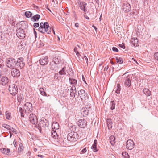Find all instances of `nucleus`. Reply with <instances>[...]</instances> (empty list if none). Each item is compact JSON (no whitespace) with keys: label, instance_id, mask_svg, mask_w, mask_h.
I'll return each instance as SVG.
<instances>
[{"label":"nucleus","instance_id":"22","mask_svg":"<svg viewBox=\"0 0 158 158\" xmlns=\"http://www.w3.org/2000/svg\"><path fill=\"white\" fill-rule=\"evenodd\" d=\"M40 17V16L38 14H36L34 16L32 17L31 20L34 22L38 21Z\"/></svg>","mask_w":158,"mask_h":158},{"label":"nucleus","instance_id":"64","mask_svg":"<svg viewBox=\"0 0 158 158\" xmlns=\"http://www.w3.org/2000/svg\"><path fill=\"white\" fill-rule=\"evenodd\" d=\"M84 16L87 19H89V18L87 16H86L85 15H84Z\"/></svg>","mask_w":158,"mask_h":158},{"label":"nucleus","instance_id":"15","mask_svg":"<svg viewBox=\"0 0 158 158\" xmlns=\"http://www.w3.org/2000/svg\"><path fill=\"white\" fill-rule=\"evenodd\" d=\"M131 6L127 2L123 4L122 9L125 12H129L130 10Z\"/></svg>","mask_w":158,"mask_h":158},{"label":"nucleus","instance_id":"24","mask_svg":"<svg viewBox=\"0 0 158 158\" xmlns=\"http://www.w3.org/2000/svg\"><path fill=\"white\" fill-rule=\"evenodd\" d=\"M106 123L107 127L109 129H111L112 128V122L111 119L108 118L106 120Z\"/></svg>","mask_w":158,"mask_h":158},{"label":"nucleus","instance_id":"23","mask_svg":"<svg viewBox=\"0 0 158 158\" xmlns=\"http://www.w3.org/2000/svg\"><path fill=\"white\" fill-rule=\"evenodd\" d=\"M28 111V112H27L26 109H19V112L21 115V117H23L24 116V113L27 114V113H29V110Z\"/></svg>","mask_w":158,"mask_h":158},{"label":"nucleus","instance_id":"6","mask_svg":"<svg viewBox=\"0 0 158 158\" xmlns=\"http://www.w3.org/2000/svg\"><path fill=\"white\" fill-rule=\"evenodd\" d=\"M9 90L11 94L13 95H15L18 92V89L17 86L15 84L10 85Z\"/></svg>","mask_w":158,"mask_h":158},{"label":"nucleus","instance_id":"61","mask_svg":"<svg viewBox=\"0 0 158 158\" xmlns=\"http://www.w3.org/2000/svg\"><path fill=\"white\" fill-rule=\"evenodd\" d=\"M92 27L94 28L96 31L97 32V28L95 26H94V25L92 26Z\"/></svg>","mask_w":158,"mask_h":158},{"label":"nucleus","instance_id":"41","mask_svg":"<svg viewBox=\"0 0 158 158\" xmlns=\"http://www.w3.org/2000/svg\"><path fill=\"white\" fill-rule=\"evenodd\" d=\"M91 148L94 152H96L98 151V150L97 149V145L93 144L91 147Z\"/></svg>","mask_w":158,"mask_h":158},{"label":"nucleus","instance_id":"14","mask_svg":"<svg viewBox=\"0 0 158 158\" xmlns=\"http://www.w3.org/2000/svg\"><path fill=\"white\" fill-rule=\"evenodd\" d=\"M11 74L14 77H18L20 75V73L18 69L13 68V70L11 72Z\"/></svg>","mask_w":158,"mask_h":158},{"label":"nucleus","instance_id":"38","mask_svg":"<svg viewBox=\"0 0 158 158\" xmlns=\"http://www.w3.org/2000/svg\"><path fill=\"white\" fill-rule=\"evenodd\" d=\"M6 117L7 119L9 120L11 118L10 112L6 111Z\"/></svg>","mask_w":158,"mask_h":158},{"label":"nucleus","instance_id":"27","mask_svg":"<svg viewBox=\"0 0 158 158\" xmlns=\"http://www.w3.org/2000/svg\"><path fill=\"white\" fill-rule=\"evenodd\" d=\"M143 93L145 94L147 96H149L151 94V91L149 89L147 88H144L143 89Z\"/></svg>","mask_w":158,"mask_h":158},{"label":"nucleus","instance_id":"25","mask_svg":"<svg viewBox=\"0 0 158 158\" xmlns=\"http://www.w3.org/2000/svg\"><path fill=\"white\" fill-rule=\"evenodd\" d=\"M1 151L2 153L8 155L10 152V150L9 149H6L2 148L1 149Z\"/></svg>","mask_w":158,"mask_h":158},{"label":"nucleus","instance_id":"7","mask_svg":"<svg viewBox=\"0 0 158 158\" xmlns=\"http://www.w3.org/2000/svg\"><path fill=\"white\" fill-rule=\"evenodd\" d=\"M16 35L17 37L20 39H24L25 37V33L24 30L20 28L16 30Z\"/></svg>","mask_w":158,"mask_h":158},{"label":"nucleus","instance_id":"39","mask_svg":"<svg viewBox=\"0 0 158 158\" xmlns=\"http://www.w3.org/2000/svg\"><path fill=\"white\" fill-rule=\"evenodd\" d=\"M116 59L117 63H119V64H121L123 62L122 58L121 57H116Z\"/></svg>","mask_w":158,"mask_h":158},{"label":"nucleus","instance_id":"40","mask_svg":"<svg viewBox=\"0 0 158 158\" xmlns=\"http://www.w3.org/2000/svg\"><path fill=\"white\" fill-rule=\"evenodd\" d=\"M122 155L123 158H129V156L128 153L126 152H123Z\"/></svg>","mask_w":158,"mask_h":158},{"label":"nucleus","instance_id":"11","mask_svg":"<svg viewBox=\"0 0 158 158\" xmlns=\"http://www.w3.org/2000/svg\"><path fill=\"white\" fill-rule=\"evenodd\" d=\"M135 146V143L131 139L128 140L126 142V147L127 149L132 150Z\"/></svg>","mask_w":158,"mask_h":158},{"label":"nucleus","instance_id":"56","mask_svg":"<svg viewBox=\"0 0 158 158\" xmlns=\"http://www.w3.org/2000/svg\"><path fill=\"white\" fill-rule=\"evenodd\" d=\"M108 68V65L105 66L104 67V71H106L107 70Z\"/></svg>","mask_w":158,"mask_h":158},{"label":"nucleus","instance_id":"52","mask_svg":"<svg viewBox=\"0 0 158 158\" xmlns=\"http://www.w3.org/2000/svg\"><path fill=\"white\" fill-rule=\"evenodd\" d=\"M119 46L120 47H121V48H123V49H125V45H124V43H122V44H119Z\"/></svg>","mask_w":158,"mask_h":158},{"label":"nucleus","instance_id":"47","mask_svg":"<svg viewBox=\"0 0 158 158\" xmlns=\"http://www.w3.org/2000/svg\"><path fill=\"white\" fill-rule=\"evenodd\" d=\"M154 58L156 60L158 61V52H156L155 53Z\"/></svg>","mask_w":158,"mask_h":158},{"label":"nucleus","instance_id":"36","mask_svg":"<svg viewBox=\"0 0 158 158\" xmlns=\"http://www.w3.org/2000/svg\"><path fill=\"white\" fill-rule=\"evenodd\" d=\"M25 15L26 17L29 18L32 16V14L30 11H26Z\"/></svg>","mask_w":158,"mask_h":158},{"label":"nucleus","instance_id":"31","mask_svg":"<svg viewBox=\"0 0 158 158\" xmlns=\"http://www.w3.org/2000/svg\"><path fill=\"white\" fill-rule=\"evenodd\" d=\"M81 114L83 113V115L84 116L86 117L88 115L89 113V110L88 109H81Z\"/></svg>","mask_w":158,"mask_h":158},{"label":"nucleus","instance_id":"45","mask_svg":"<svg viewBox=\"0 0 158 158\" xmlns=\"http://www.w3.org/2000/svg\"><path fill=\"white\" fill-rule=\"evenodd\" d=\"M111 106L110 109H115V102L114 101H112L111 102Z\"/></svg>","mask_w":158,"mask_h":158},{"label":"nucleus","instance_id":"50","mask_svg":"<svg viewBox=\"0 0 158 158\" xmlns=\"http://www.w3.org/2000/svg\"><path fill=\"white\" fill-rule=\"evenodd\" d=\"M39 24L38 23H35L33 24V27H39Z\"/></svg>","mask_w":158,"mask_h":158},{"label":"nucleus","instance_id":"63","mask_svg":"<svg viewBox=\"0 0 158 158\" xmlns=\"http://www.w3.org/2000/svg\"><path fill=\"white\" fill-rule=\"evenodd\" d=\"M10 134V138H11L13 134L11 132V131H9Z\"/></svg>","mask_w":158,"mask_h":158},{"label":"nucleus","instance_id":"26","mask_svg":"<svg viewBox=\"0 0 158 158\" xmlns=\"http://www.w3.org/2000/svg\"><path fill=\"white\" fill-rule=\"evenodd\" d=\"M110 142L112 145H114L115 143V138L113 135H111L109 138Z\"/></svg>","mask_w":158,"mask_h":158},{"label":"nucleus","instance_id":"12","mask_svg":"<svg viewBox=\"0 0 158 158\" xmlns=\"http://www.w3.org/2000/svg\"><path fill=\"white\" fill-rule=\"evenodd\" d=\"M78 2H77L79 6L80 9L84 11L85 12L87 10V9L86 8L87 4L84 2H81L80 0H78Z\"/></svg>","mask_w":158,"mask_h":158},{"label":"nucleus","instance_id":"53","mask_svg":"<svg viewBox=\"0 0 158 158\" xmlns=\"http://www.w3.org/2000/svg\"><path fill=\"white\" fill-rule=\"evenodd\" d=\"M143 5L145 6H146V5H147L148 4L147 0H143Z\"/></svg>","mask_w":158,"mask_h":158},{"label":"nucleus","instance_id":"2","mask_svg":"<svg viewBox=\"0 0 158 158\" xmlns=\"http://www.w3.org/2000/svg\"><path fill=\"white\" fill-rule=\"evenodd\" d=\"M78 134L77 132H72L69 133L67 135V139L71 142L77 141Z\"/></svg>","mask_w":158,"mask_h":158},{"label":"nucleus","instance_id":"30","mask_svg":"<svg viewBox=\"0 0 158 158\" xmlns=\"http://www.w3.org/2000/svg\"><path fill=\"white\" fill-rule=\"evenodd\" d=\"M121 87L119 84H118L116 87H115L114 90L115 89V92L117 94L120 93V91L121 90Z\"/></svg>","mask_w":158,"mask_h":158},{"label":"nucleus","instance_id":"3","mask_svg":"<svg viewBox=\"0 0 158 158\" xmlns=\"http://www.w3.org/2000/svg\"><path fill=\"white\" fill-rule=\"evenodd\" d=\"M6 63V66L9 68L13 69L16 66V61L13 58H9L7 59Z\"/></svg>","mask_w":158,"mask_h":158},{"label":"nucleus","instance_id":"1","mask_svg":"<svg viewBox=\"0 0 158 158\" xmlns=\"http://www.w3.org/2000/svg\"><path fill=\"white\" fill-rule=\"evenodd\" d=\"M40 24V26L38 29L40 32L44 34L47 33V34H49L50 33L51 28L49 27L48 22H44V23L41 22Z\"/></svg>","mask_w":158,"mask_h":158},{"label":"nucleus","instance_id":"17","mask_svg":"<svg viewBox=\"0 0 158 158\" xmlns=\"http://www.w3.org/2000/svg\"><path fill=\"white\" fill-rule=\"evenodd\" d=\"M8 78L5 77H0V84L5 85L8 83Z\"/></svg>","mask_w":158,"mask_h":158},{"label":"nucleus","instance_id":"42","mask_svg":"<svg viewBox=\"0 0 158 158\" xmlns=\"http://www.w3.org/2000/svg\"><path fill=\"white\" fill-rule=\"evenodd\" d=\"M60 58L58 57H55V58H54V60L53 61H54V62L56 63V64H58L60 62Z\"/></svg>","mask_w":158,"mask_h":158},{"label":"nucleus","instance_id":"55","mask_svg":"<svg viewBox=\"0 0 158 158\" xmlns=\"http://www.w3.org/2000/svg\"><path fill=\"white\" fill-rule=\"evenodd\" d=\"M86 151H87L86 148H84L82 150L81 152L83 153H85L86 152Z\"/></svg>","mask_w":158,"mask_h":158},{"label":"nucleus","instance_id":"4","mask_svg":"<svg viewBox=\"0 0 158 158\" xmlns=\"http://www.w3.org/2000/svg\"><path fill=\"white\" fill-rule=\"evenodd\" d=\"M49 125L48 122L47 120L46 119H41L39 123V124L38 125H36V127H38V128L40 132H41V127H47Z\"/></svg>","mask_w":158,"mask_h":158},{"label":"nucleus","instance_id":"33","mask_svg":"<svg viewBox=\"0 0 158 158\" xmlns=\"http://www.w3.org/2000/svg\"><path fill=\"white\" fill-rule=\"evenodd\" d=\"M52 137L53 138L56 139L57 138V135L56 131L52 130L51 132Z\"/></svg>","mask_w":158,"mask_h":158},{"label":"nucleus","instance_id":"49","mask_svg":"<svg viewBox=\"0 0 158 158\" xmlns=\"http://www.w3.org/2000/svg\"><path fill=\"white\" fill-rule=\"evenodd\" d=\"M112 50L113 51L118 52V50L117 49V48L115 47H113L112 48Z\"/></svg>","mask_w":158,"mask_h":158},{"label":"nucleus","instance_id":"58","mask_svg":"<svg viewBox=\"0 0 158 158\" xmlns=\"http://www.w3.org/2000/svg\"><path fill=\"white\" fill-rule=\"evenodd\" d=\"M37 156L41 158H43L44 157V156L40 154L38 155Z\"/></svg>","mask_w":158,"mask_h":158},{"label":"nucleus","instance_id":"13","mask_svg":"<svg viewBox=\"0 0 158 158\" xmlns=\"http://www.w3.org/2000/svg\"><path fill=\"white\" fill-rule=\"evenodd\" d=\"M48 62V58L47 56L42 57L39 60V62L41 65H46Z\"/></svg>","mask_w":158,"mask_h":158},{"label":"nucleus","instance_id":"16","mask_svg":"<svg viewBox=\"0 0 158 158\" xmlns=\"http://www.w3.org/2000/svg\"><path fill=\"white\" fill-rule=\"evenodd\" d=\"M70 96L74 98L75 97V94L77 93L76 88L75 86H72L70 90Z\"/></svg>","mask_w":158,"mask_h":158},{"label":"nucleus","instance_id":"10","mask_svg":"<svg viewBox=\"0 0 158 158\" xmlns=\"http://www.w3.org/2000/svg\"><path fill=\"white\" fill-rule=\"evenodd\" d=\"M30 121L33 124H36L38 123V119L36 116L33 114H31L29 116Z\"/></svg>","mask_w":158,"mask_h":158},{"label":"nucleus","instance_id":"51","mask_svg":"<svg viewBox=\"0 0 158 158\" xmlns=\"http://www.w3.org/2000/svg\"><path fill=\"white\" fill-rule=\"evenodd\" d=\"M135 14V12L134 11H132L130 13V15L131 17H134V15Z\"/></svg>","mask_w":158,"mask_h":158},{"label":"nucleus","instance_id":"62","mask_svg":"<svg viewBox=\"0 0 158 158\" xmlns=\"http://www.w3.org/2000/svg\"><path fill=\"white\" fill-rule=\"evenodd\" d=\"M94 145H97V140L96 139L94 140Z\"/></svg>","mask_w":158,"mask_h":158},{"label":"nucleus","instance_id":"29","mask_svg":"<svg viewBox=\"0 0 158 158\" xmlns=\"http://www.w3.org/2000/svg\"><path fill=\"white\" fill-rule=\"evenodd\" d=\"M32 108V104L29 102H27L24 105V109H31Z\"/></svg>","mask_w":158,"mask_h":158},{"label":"nucleus","instance_id":"43","mask_svg":"<svg viewBox=\"0 0 158 158\" xmlns=\"http://www.w3.org/2000/svg\"><path fill=\"white\" fill-rule=\"evenodd\" d=\"M2 127L9 130V129H10V128H11V127L10 125L6 124H3Z\"/></svg>","mask_w":158,"mask_h":158},{"label":"nucleus","instance_id":"54","mask_svg":"<svg viewBox=\"0 0 158 158\" xmlns=\"http://www.w3.org/2000/svg\"><path fill=\"white\" fill-rule=\"evenodd\" d=\"M83 60H85V61L87 63L88 61V59L87 58V57L86 56H84V57H83Z\"/></svg>","mask_w":158,"mask_h":158},{"label":"nucleus","instance_id":"44","mask_svg":"<svg viewBox=\"0 0 158 158\" xmlns=\"http://www.w3.org/2000/svg\"><path fill=\"white\" fill-rule=\"evenodd\" d=\"M23 149V146L22 143H21L19 144L18 150L20 152L22 151Z\"/></svg>","mask_w":158,"mask_h":158},{"label":"nucleus","instance_id":"48","mask_svg":"<svg viewBox=\"0 0 158 158\" xmlns=\"http://www.w3.org/2000/svg\"><path fill=\"white\" fill-rule=\"evenodd\" d=\"M0 39L1 40H3L4 39V35L1 32H0Z\"/></svg>","mask_w":158,"mask_h":158},{"label":"nucleus","instance_id":"37","mask_svg":"<svg viewBox=\"0 0 158 158\" xmlns=\"http://www.w3.org/2000/svg\"><path fill=\"white\" fill-rule=\"evenodd\" d=\"M40 91L41 94L44 96H46L47 94L44 91L43 88H41L40 89Z\"/></svg>","mask_w":158,"mask_h":158},{"label":"nucleus","instance_id":"59","mask_svg":"<svg viewBox=\"0 0 158 158\" xmlns=\"http://www.w3.org/2000/svg\"><path fill=\"white\" fill-rule=\"evenodd\" d=\"M16 142H16V139H15L14 141V142H13V143H14V144L15 147H16L15 145L16 143Z\"/></svg>","mask_w":158,"mask_h":158},{"label":"nucleus","instance_id":"46","mask_svg":"<svg viewBox=\"0 0 158 158\" xmlns=\"http://www.w3.org/2000/svg\"><path fill=\"white\" fill-rule=\"evenodd\" d=\"M9 130H10L13 133H14L15 134H16L17 130L15 128L13 127H11L10 128V129Z\"/></svg>","mask_w":158,"mask_h":158},{"label":"nucleus","instance_id":"8","mask_svg":"<svg viewBox=\"0 0 158 158\" xmlns=\"http://www.w3.org/2000/svg\"><path fill=\"white\" fill-rule=\"evenodd\" d=\"M16 62V66L18 68L21 69L24 67L25 63L24 61V59L23 58L20 57L18 58Z\"/></svg>","mask_w":158,"mask_h":158},{"label":"nucleus","instance_id":"19","mask_svg":"<svg viewBox=\"0 0 158 158\" xmlns=\"http://www.w3.org/2000/svg\"><path fill=\"white\" fill-rule=\"evenodd\" d=\"M131 80L129 77H127L124 81L125 85L127 87H130L131 85Z\"/></svg>","mask_w":158,"mask_h":158},{"label":"nucleus","instance_id":"34","mask_svg":"<svg viewBox=\"0 0 158 158\" xmlns=\"http://www.w3.org/2000/svg\"><path fill=\"white\" fill-rule=\"evenodd\" d=\"M85 105L84 108L85 109H90L92 107L91 104L89 102H85Z\"/></svg>","mask_w":158,"mask_h":158},{"label":"nucleus","instance_id":"57","mask_svg":"<svg viewBox=\"0 0 158 158\" xmlns=\"http://www.w3.org/2000/svg\"><path fill=\"white\" fill-rule=\"evenodd\" d=\"M58 76V73L55 74V78H56V79H58V78L59 77Z\"/></svg>","mask_w":158,"mask_h":158},{"label":"nucleus","instance_id":"20","mask_svg":"<svg viewBox=\"0 0 158 158\" xmlns=\"http://www.w3.org/2000/svg\"><path fill=\"white\" fill-rule=\"evenodd\" d=\"M69 83L71 85H72V86H77L76 85L77 82V80L73 78L69 77Z\"/></svg>","mask_w":158,"mask_h":158},{"label":"nucleus","instance_id":"18","mask_svg":"<svg viewBox=\"0 0 158 158\" xmlns=\"http://www.w3.org/2000/svg\"><path fill=\"white\" fill-rule=\"evenodd\" d=\"M139 40L136 38V39L135 38H132L131 40L130 43L132 44L135 47H137L139 46L138 44Z\"/></svg>","mask_w":158,"mask_h":158},{"label":"nucleus","instance_id":"32","mask_svg":"<svg viewBox=\"0 0 158 158\" xmlns=\"http://www.w3.org/2000/svg\"><path fill=\"white\" fill-rule=\"evenodd\" d=\"M58 73L60 75H65L66 74L65 72V67H63L61 70Z\"/></svg>","mask_w":158,"mask_h":158},{"label":"nucleus","instance_id":"35","mask_svg":"<svg viewBox=\"0 0 158 158\" xmlns=\"http://www.w3.org/2000/svg\"><path fill=\"white\" fill-rule=\"evenodd\" d=\"M74 50V52L76 53V55L77 56V57H78L79 60H80V57L81 56V55L78 52L77 48L76 47H75Z\"/></svg>","mask_w":158,"mask_h":158},{"label":"nucleus","instance_id":"21","mask_svg":"<svg viewBox=\"0 0 158 158\" xmlns=\"http://www.w3.org/2000/svg\"><path fill=\"white\" fill-rule=\"evenodd\" d=\"M49 65L52 70H55L57 69V64L54 62V61L50 62Z\"/></svg>","mask_w":158,"mask_h":158},{"label":"nucleus","instance_id":"9","mask_svg":"<svg viewBox=\"0 0 158 158\" xmlns=\"http://www.w3.org/2000/svg\"><path fill=\"white\" fill-rule=\"evenodd\" d=\"M77 123L78 126L81 128H85L87 127V121L84 118L79 119Z\"/></svg>","mask_w":158,"mask_h":158},{"label":"nucleus","instance_id":"28","mask_svg":"<svg viewBox=\"0 0 158 158\" xmlns=\"http://www.w3.org/2000/svg\"><path fill=\"white\" fill-rule=\"evenodd\" d=\"M52 127L53 129H58L59 128V126L57 122H53L52 125Z\"/></svg>","mask_w":158,"mask_h":158},{"label":"nucleus","instance_id":"60","mask_svg":"<svg viewBox=\"0 0 158 158\" xmlns=\"http://www.w3.org/2000/svg\"><path fill=\"white\" fill-rule=\"evenodd\" d=\"M75 26L77 27H79V23H75Z\"/></svg>","mask_w":158,"mask_h":158},{"label":"nucleus","instance_id":"5","mask_svg":"<svg viewBox=\"0 0 158 158\" xmlns=\"http://www.w3.org/2000/svg\"><path fill=\"white\" fill-rule=\"evenodd\" d=\"M78 96L81 98V100L88 99L89 97L87 93L83 89H81L78 91Z\"/></svg>","mask_w":158,"mask_h":158}]
</instances>
